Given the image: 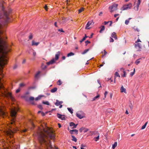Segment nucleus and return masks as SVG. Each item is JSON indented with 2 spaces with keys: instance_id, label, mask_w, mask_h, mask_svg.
I'll use <instances>...</instances> for the list:
<instances>
[{
  "instance_id": "nucleus-42",
  "label": "nucleus",
  "mask_w": 149,
  "mask_h": 149,
  "mask_svg": "<svg viewBox=\"0 0 149 149\" xmlns=\"http://www.w3.org/2000/svg\"><path fill=\"white\" fill-rule=\"evenodd\" d=\"M57 84L58 85H60L62 84V82L60 80H59L57 82Z\"/></svg>"
},
{
  "instance_id": "nucleus-44",
  "label": "nucleus",
  "mask_w": 149,
  "mask_h": 149,
  "mask_svg": "<svg viewBox=\"0 0 149 149\" xmlns=\"http://www.w3.org/2000/svg\"><path fill=\"white\" fill-rule=\"evenodd\" d=\"M42 68L43 70L47 68V66L46 65H42Z\"/></svg>"
},
{
  "instance_id": "nucleus-9",
  "label": "nucleus",
  "mask_w": 149,
  "mask_h": 149,
  "mask_svg": "<svg viewBox=\"0 0 149 149\" xmlns=\"http://www.w3.org/2000/svg\"><path fill=\"white\" fill-rule=\"evenodd\" d=\"M57 116L58 118L62 120H65V116L64 115H61L58 113H57Z\"/></svg>"
},
{
  "instance_id": "nucleus-24",
  "label": "nucleus",
  "mask_w": 149,
  "mask_h": 149,
  "mask_svg": "<svg viewBox=\"0 0 149 149\" xmlns=\"http://www.w3.org/2000/svg\"><path fill=\"white\" fill-rule=\"evenodd\" d=\"M39 42H35L34 40H33L32 41V45H36L37 46L39 44Z\"/></svg>"
},
{
  "instance_id": "nucleus-1",
  "label": "nucleus",
  "mask_w": 149,
  "mask_h": 149,
  "mask_svg": "<svg viewBox=\"0 0 149 149\" xmlns=\"http://www.w3.org/2000/svg\"><path fill=\"white\" fill-rule=\"evenodd\" d=\"M36 134L38 140L42 146H44V147H46L47 149H48V148H52V145L50 141L47 140L46 139H47V135L42 131L37 132Z\"/></svg>"
},
{
  "instance_id": "nucleus-53",
  "label": "nucleus",
  "mask_w": 149,
  "mask_h": 149,
  "mask_svg": "<svg viewBox=\"0 0 149 149\" xmlns=\"http://www.w3.org/2000/svg\"><path fill=\"white\" fill-rule=\"evenodd\" d=\"M114 42V40L112 38L110 37V42Z\"/></svg>"
},
{
  "instance_id": "nucleus-35",
  "label": "nucleus",
  "mask_w": 149,
  "mask_h": 149,
  "mask_svg": "<svg viewBox=\"0 0 149 149\" xmlns=\"http://www.w3.org/2000/svg\"><path fill=\"white\" fill-rule=\"evenodd\" d=\"M42 103L45 104H46L48 105H49V102L48 101H43L42 102Z\"/></svg>"
},
{
  "instance_id": "nucleus-13",
  "label": "nucleus",
  "mask_w": 149,
  "mask_h": 149,
  "mask_svg": "<svg viewBox=\"0 0 149 149\" xmlns=\"http://www.w3.org/2000/svg\"><path fill=\"white\" fill-rule=\"evenodd\" d=\"M120 71L123 72V75H121V77H126V73L125 71V70L123 68H121L120 69Z\"/></svg>"
},
{
  "instance_id": "nucleus-49",
  "label": "nucleus",
  "mask_w": 149,
  "mask_h": 149,
  "mask_svg": "<svg viewBox=\"0 0 149 149\" xmlns=\"http://www.w3.org/2000/svg\"><path fill=\"white\" fill-rule=\"evenodd\" d=\"M135 69H134L133 72H132L130 73V75H131V76H132L135 73Z\"/></svg>"
},
{
  "instance_id": "nucleus-50",
  "label": "nucleus",
  "mask_w": 149,
  "mask_h": 149,
  "mask_svg": "<svg viewBox=\"0 0 149 149\" xmlns=\"http://www.w3.org/2000/svg\"><path fill=\"white\" fill-rule=\"evenodd\" d=\"M85 42L86 46L88 45V44L90 43H91V42H90V41H89L87 40L85 41Z\"/></svg>"
},
{
  "instance_id": "nucleus-31",
  "label": "nucleus",
  "mask_w": 149,
  "mask_h": 149,
  "mask_svg": "<svg viewBox=\"0 0 149 149\" xmlns=\"http://www.w3.org/2000/svg\"><path fill=\"white\" fill-rule=\"evenodd\" d=\"M68 111L71 113L72 114L73 113V110L71 108H67Z\"/></svg>"
},
{
  "instance_id": "nucleus-58",
  "label": "nucleus",
  "mask_w": 149,
  "mask_h": 149,
  "mask_svg": "<svg viewBox=\"0 0 149 149\" xmlns=\"http://www.w3.org/2000/svg\"><path fill=\"white\" fill-rule=\"evenodd\" d=\"M44 8L46 10H47V5H45L44 7Z\"/></svg>"
},
{
  "instance_id": "nucleus-11",
  "label": "nucleus",
  "mask_w": 149,
  "mask_h": 149,
  "mask_svg": "<svg viewBox=\"0 0 149 149\" xmlns=\"http://www.w3.org/2000/svg\"><path fill=\"white\" fill-rule=\"evenodd\" d=\"M70 133L72 134H74V133L76 134H77L78 133V130L76 129L70 130Z\"/></svg>"
},
{
  "instance_id": "nucleus-26",
  "label": "nucleus",
  "mask_w": 149,
  "mask_h": 149,
  "mask_svg": "<svg viewBox=\"0 0 149 149\" xmlns=\"http://www.w3.org/2000/svg\"><path fill=\"white\" fill-rule=\"evenodd\" d=\"M71 137L72 138V140L75 142H76L77 141V139L73 135H71Z\"/></svg>"
},
{
  "instance_id": "nucleus-63",
  "label": "nucleus",
  "mask_w": 149,
  "mask_h": 149,
  "mask_svg": "<svg viewBox=\"0 0 149 149\" xmlns=\"http://www.w3.org/2000/svg\"><path fill=\"white\" fill-rule=\"evenodd\" d=\"M102 12H100L99 15V16H101L102 15Z\"/></svg>"
},
{
  "instance_id": "nucleus-21",
  "label": "nucleus",
  "mask_w": 149,
  "mask_h": 149,
  "mask_svg": "<svg viewBox=\"0 0 149 149\" xmlns=\"http://www.w3.org/2000/svg\"><path fill=\"white\" fill-rule=\"evenodd\" d=\"M120 90L121 92H124L125 93H126L125 88H124L123 86H121Z\"/></svg>"
},
{
  "instance_id": "nucleus-6",
  "label": "nucleus",
  "mask_w": 149,
  "mask_h": 149,
  "mask_svg": "<svg viewBox=\"0 0 149 149\" xmlns=\"http://www.w3.org/2000/svg\"><path fill=\"white\" fill-rule=\"evenodd\" d=\"M118 4L116 3H113L111 6L109 7V9L110 10V11L111 13H112L115 10L117 9Z\"/></svg>"
},
{
  "instance_id": "nucleus-41",
  "label": "nucleus",
  "mask_w": 149,
  "mask_h": 149,
  "mask_svg": "<svg viewBox=\"0 0 149 149\" xmlns=\"http://www.w3.org/2000/svg\"><path fill=\"white\" fill-rule=\"evenodd\" d=\"M29 40H31L33 38V35L32 33H30V35L29 36Z\"/></svg>"
},
{
  "instance_id": "nucleus-17",
  "label": "nucleus",
  "mask_w": 149,
  "mask_h": 149,
  "mask_svg": "<svg viewBox=\"0 0 149 149\" xmlns=\"http://www.w3.org/2000/svg\"><path fill=\"white\" fill-rule=\"evenodd\" d=\"M60 54V52L58 51L57 52V53L55 54V60H57L58 59Z\"/></svg>"
},
{
  "instance_id": "nucleus-5",
  "label": "nucleus",
  "mask_w": 149,
  "mask_h": 149,
  "mask_svg": "<svg viewBox=\"0 0 149 149\" xmlns=\"http://www.w3.org/2000/svg\"><path fill=\"white\" fill-rule=\"evenodd\" d=\"M132 6V3H129L128 4L124 5L121 8V10H124L128 9H130Z\"/></svg>"
},
{
  "instance_id": "nucleus-3",
  "label": "nucleus",
  "mask_w": 149,
  "mask_h": 149,
  "mask_svg": "<svg viewBox=\"0 0 149 149\" xmlns=\"http://www.w3.org/2000/svg\"><path fill=\"white\" fill-rule=\"evenodd\" d=\"M18 111V109H13L11 110V115L13 118V119L11 123V124H13L15 122L16 119L15 118L17 114V111Z\"/></svg>"
},
{
  "instance_id": "nucleus-7",
  "label": "nucleus",
  "mask_w": 149,
  "mask_h": 149,
  "mask_svg": "<svg viewBox=\"0 0 149 149\" xmlns=\"http://www.w3.org/2000/svg\"><path fill=\"white\" fill-rule=\"evenodd\" d=\"M46 132L50 139H54L55 138V135L53 131H50L49 132L47 130L46 131Z\"/></svg>"
},
{
  "instance_id": "nucleus-46",
  "label": "nucleus",
  "mask_w": 149,
  "mask_h": 149,
  "mask_svg": "<svg viewBox=\"0 0 149 149\" xmlns=\"http://www.w3.org/2000/svg\"><path fill=\"white\" fill-rule=\"evenodd\" d=\"M38 108H39L40 109H43L42 106L41 104L38 105Z\"/></svg>"
},
{
  "instance_id": "nucleus-27",
  "label": "nucleus",
  "mask_w": 149,
  "mask_h": 149,
  "mask_svg": "<svg viewBox=\"0 0 149 149\" xmlns=\"http://www.w3.org/2000/svg\"><path fill=\"white\" fill-rule=\"evenodd\" d=\"M57 90V88L56 87L54 88L51 90V92L52 93H54Z\"/></svg>"
},
{
  "instance_id": "nucleus-45",
  "label": "nucleus",
  "mask_w": 149,
  "mask_h": 149,
  "mask_svg": "<svg viewBox=\"0 0 149 149\" xmlns=\"http://www.w3.org/2000/svg\"><path fill=\"white\" fill-rule=\"evenodd\" d=\"M66 18H64L62 19V22L63 24H64L66 22Z\"/></svg>"
},
{
  "instance_id": "nucleus-19",
  "label": "nucleus",
  "mask_w": 149,
  "mask_h": 149,
  "mask_svg": "<svg viewBox=\"0 0 149 149\" xmlns=\"http://www.w3.org/2000/svg\"><path fill=\"white\" fill-rule=\"evenodd\" d=\"M112 38H114L115 39H117V38L116 36V33L115 32H113L112 33L111 35Z\"/></svg>"
},
{
  "instance_id": "nucleus-64",
  "label": "nucleus",
  "mask_w": 149,
  "mask_h": 149,
  "mask_svg": "<svg viewBox=\"0 0 149 149\" xmlns=\"http://www.w3.org/2000/svg\"><path fill=\"white\" fill-rule=\"evenodd\" d=\"M84 146H83V144H81L80 149H84V148H83Z\"/></svg>"
},
{
  "instance_id": "nucleus-51",
  "label": "nucleus",
  "mask_w": 149,
  "mask_h": 149,
  "mask_svg": "<svg viewBox=\"0 0 149 149\" xmlns=\"http://www.w3.org/2000/svg\"><path fill=\"white\" fill-rule=\"evenodd\" d=\"M58 31H60L61 32H64V31L62 29H58Z\"/></svg>"
},
{
  "instance_id": "nucleus-34",
  "label": "nucleus",
  "mask_w": 149,
  "mask_h": 149,
  "mask_svg": "<svg viewBox=\"0 0 149 149\" xmlns=\"http://www.w3.org/2000/svg\"><path fill=\"white\" fill-rule=\"evenodd\" d=\"M100 97V95H98L97 96H96L94 97L92 101H95L96 99L97 98H99Z\"/></svg>"
},
{
  "instance_id": "nucleus-25",
  "label": "nucleus",
  "mask_w": 149,
  "mask_h": 149,
  "mask_svg": "<svg viewBox=\"0 0 149 149\" xmlns=\"http://www.w3.org/2000/svg\"><path fill=\"white\" fill-rule=\"evenodd\" d=\"M40 71H38L35 75V78L36 79L38 78L39 77V74L40 73Z\"/></svg>"
},
{
  "instance_id": "nucleus-36",
  "label": "nucleus",
  "mask_w": 149,
  "mask_h": 149,
  "mask_svg": "<svg viewBox=\"0 0 149 149\" xmlns=\"http://www.w3.org/2000/svg\"><path fill=\"white\" fill-rule=\"evenodd\" d=\"M141 58H139V59H137V60H136V61H135V64L137 65L138 64H139L140 62V61H139V60L141 59Z\"/></svg>"
},
{
  "instance_id": "nucleus-8",
  "label": "nucleus",
  "mask_w": 149,
  "mask_h": 149,
  "mask_svg": "<svg viewBox=\"0 0 149 149\" xmlns=\"http://www.w3.org/2000/svg\"><path fill=\"white\" fill-rule=\"evenodd\" d=\"M92 134H96L98 136L97 137H95L94 138V140L95 141H97L99 139V134L97 131L91 132Z\"/></svg>"
},
{
  "instance_id": "nucleus-37",
  "label": "nucleus",
  "mask_w": 149,
  "mask_h": 149,
  "mask_svg": "<svg viewBox=\"0 0 149 149\" xmlns=\"http://www.w3.org/2000/svg\"><path fill=\"white\" fill-rule=\"evenodd\" d=\"M89 50V49H86L83 52H82L81 54H86Z\"/></svg>"
},
{
  "instance_id": "nucleus-29",
  "label": "nucleus",
  "mask_w": 149,
  "mask_h": 149,
  "mask_svg": "<svg viewBox=\"0 0 149 149\" xmlns=\"http://www.w3.org/2000/svg\"><path fill=\"white\" fill-rule=\"evenodd\" d=\"M117 146V143L116 142H115L114 144L112 145V149H114Z\"/></svg>"
},
{
  "instance_id": "nucleus-60",
  "label": "nucleus",
  "mask_w": 149,
  "mask_h": 149,
  "mask_svg": "<svg viewBox=\"0 0 149 149\" xmlns=\"http://www.w3.org/2000/svg\"><path fill=\"white\" fill-rule=\"evenodd\" d=\"M24 86V84L23 83H21L19 84V86L21 87L23 86Z\"/></svg>"
},
{
  "instance_id": "nucleus-20",
  "label": "nucleus",
  "mask_w": 149,
  "mask_h": 149,
  "mask_svg": "<svg viewBox=\"0 0 149 149\" xmlns=\"http://www.w3.org/2000/svg\"><path fill=\"white\" fill-rule=\"evenodd\" d=\"M5 112L3 111L0 108V116H5Z\"/></svg>"
},
{
  "instance_id": "nucleus-62",
  "label": "nucleus",
  "mask_w": 149,
  "mask_h": 149,
  "mask_svg": "<svg viewBox=\"0 0 149 149\" xmlns=\"http://www.w3.org/2000/svg\"><path fill=\"white\" fill-rule=\"evenodd\" d=\"M33 56H35L36 55V52H35L34 51H33Z\"/></svg>"
},
{
  "instance_id": "nucleus-48",
  "label": "nucleus",
  "mask_w": 149,
  "mask_h": 149,
  "mask_svg": "<svg viewBox=\"0 0 149 149\" xmlns=\"http://www.w3.org/2000/svg\"><path fill=\"white\" fill-rule=\"evenodd\" d=\"M129 23V21L128 20H126L125 22V23L126 25H127Z\"/></svg>"
},
{
  "instance_id": "nucleus-43",
  "label": "nucleus",
  "mask_w": 149,
  "mask_h": 149,
  "mask_svg": "<svg viewBox=\"0 0 149 149\" xmlns=\"http://www.w3.org/2000/svg\"><path fill=\"white\" fill-rule=\"evenodd\" d=\"M84 10V8H81L79 10V13H80Z\"/></svg>"
},
{
  "instance_id": "nucleus-4",
  "label": "nucleus",
  "mask_w": 149,
  "mask_h": 149,
  "mask_svg": "<svg viewBox=\"0 0 149 149\" xmlns=\"http://www.w3.org/2000/svg\"><path fill=\"white\" fill-rule=\"evenodd\" d=\"M5 8L3 6H2V10L3 11L4 13V16L6 19V21H7L9 19V18L8 15L9 14L11 13V11L10 10H8V11H5L4 10Z\"/></svg>"
},
{
  "instance_id": "nucleus-38",
  "label": "nucleus",
  "mask_w": 149,
  "mask_h": 149,
  "mask_svg": "<svg viewBox=\"0 0 149 149\" xmlns=\"http://www.w3.org/2000/svg\"><path fill=\"white\" fill-rule=\"evenodd\" d=\"M141 3V0H138L137 3V9H138V7L139 6V5L140 4V3Z\"/></svg>"
},
{
  "instance_id": "nucleus-30",
  "label": "nucleus",
  "mask_w": 149,
  "mask_h": 149,
  "mask_svg": "<svg viewBox=\"0 0 149 149\" xmlns=\"http://www.w3.org/2000/svg\"><path fill=\"white\" fill-rule=\"evenodd\" d=\"M88 37L86 36V34L85 35V36L84 38L81 39V40H80V42L81 43L82 42L84 41L86 39V38H87Z\"/></svg>"
},
{
  "instance_id": "nucleus-18",
  "label": "nucleus",
  "mask_w": 149,
  "mask_h": 149,
  "mask_svg": "<svg viewBox=\"0 0 149 149\" xmlns=\"http://www.w3.org/2000/svg\"><path fill=\"white\" fill-rule=\"evenodd\" d=\"M8 95L10 99L12 101H14L15 100L13 96L11 93H8Z\"/></svg>"
},
{
  "instance_id": "nucleus-52",
  "label": "nucleus",
  "mask_w": 149,
  "mask_h": 149,
  "mask_svg": "<svg viewBox=\"0 0 149 149\" xmlns=\"http://www.w3.org/2000/svg\"><path fill=\"white\" fill-rule=\"evenodd\" d=\"M107 94H108V92L107 91H105L104 93V97L105 98L106 97V95Z\"/></svg>"
},
{
  "instance_id": "nucleus-32",
  "label": "nucleus",
  "mask_w": 149,
  "mask_h": 149,
  "mask_svg": "<svg viewBox=\"0 0 149 149\" xmlns=\"http://www.w3.org/2000/svg\"><path fill=\"white\" fill-rule=\"evenodd\" d=\"M147 123H148V122H146L145 123V124L143 125L142 126V127L141 128V130L144 129L145 128V127H146V125H147Z\"/></svg>"
},
{
  "instance_id": "nucleus-47",
  "label": "nucleus",
  "mask_w": 149,
  "mask_h": 149,
  "mask_svg": "<svg viewBox=\"0 0 149 149\" xmlns=\"http://www.w3.org/2000/svg\"><path fill=\"white\" fill-rule=\"evenodd\" d=\"M34 100V97H30L29 98V100L30 101H33Z\"/></svg>"
},
{
  "instance_id": "nucleus-40",
  "label": "nucleus",
  "mask_w": 149,
  "mask_h": 149,
  "mask_svg": "<svg viewBox=\"0 0 149 149\" xmlns=\"http://www.w3.org/2000/svg\"><path fill=\"white\" fill-rule=\"evenodd\" d=\"M104 54L102 55V57H103L105 56L107 54V52L105 50H104Z\"/></svg>"
},
{
  "instance_id": "nucleus-14",
  "label": "nucleus",
  "mask_w": 149,
  "mask_h": 149,
  "mask_svg": "<svg viewBox=\"0 0 149 149\" xmlns=\"http://www.w3.org/2000/svg\"><path fill=\"white\" fill-rule=\"evenodd\" d=\"M63 103V101H59L58 100H56V102L54 104L55 105H56V106H59L61 104Z\"/></svg>"
},
{
  "instance_id": "nucleus-59",
  "label": "nucleus",
  "mask_w": 149,
  "mask_h": 149,
  "mask_svg": "<svg viewBox=\"0 0 149 149\" xmlns=\"http://www.w3.org/2000/svg\"><path fill=\"white\" fill-rule=\"evenodd\" d=\"M20 91V90L19 89H17L16 91V93H19Z\"/></svg>"
},
{
  "instance_id": "nucleus-28",
  "label": "nucleus",
  "mask_w": 149,
  "mask_h": 149,
  "mask_svg": "<svg viewBox=\"0 0 149 149\" xmlns=\"http://www.w3.org/2000/svg\"><path fill=\"white\" fill-rule=\"evenodd\" d=\"M101 29L100 31V33H102L103 31L105 29V27L104 26H101Z\"/></svg>"
},
{
  "instance_id": "nucleus-2",
  "label": "nucleus",
  "mask_w": 149,
  "mask_h": 149,
  "mask_svg": "<svg viewBox=\"0 0 149 149\" xmlns=\"http://www.w3.org/2000/svg\"><path fill=\"white\" fill-rule=\"evenodd\" d=\"M5 44L2 38H0V67H2L6 64L8 61L7 57L3 56L1 54V51Z\"/></svg>"
},
{
  "instance_id": "nucleus-23",
  "label": "nucleus",
  "mask_w": 149,
  "mask_h": 149,
  "mask_svg": "<svg viewBox=\"0 0 149 149\" xmlns=\"http://www.w3.org/2000/svg\"><path fill=\"white\" fill-rule=\"evenodd\" d=\"M44 95H39L38 97H36L35 100L36 101H37L38 100H40L42 97H44Z\"/></svg>"
},
{
  "instance_id": "nucleus-39",
  "label": "nucleus",
  "mask_w": 149,
  "mask_h": 149,
  "mask_svg": "<svg viewBox=\"0 0 149 149\" xmlns=\"http://www.w3.org/2000/svg\"><path fill=\"white\" fill-rule=\"evenodd\" d=\"M115 77H120V76L119 74L117 72H116L115 74Z\"/></svg>"
},
{
  "instance_id": "nucleus-61",
  "label": "nucleus",
  "mask_w": 149,
  "mask_h": 149,
  "mask_svg": "<svg viewBox=\"0 0 149 149\" xmlns=\"http://www.w3.org/2000/svg\"><path fill=\"white\" fill-rule=\"evenodd\" d=\"M83 130H84V128H83V127L81 128L80 129L79 131H80V132H81Z\"/></svg>"
},
{
  "instance_id": "nucleus-57",
  "label": "nucleus",
  "mask_w": 149,
  "mask_h": 149,
  "mask_svg": "<svg viewBox=\"0 0 149 149\" xmlns=\"http://www.w3.org/2000/svg\"><path fill=\"white\" fill-rule=\"evenodd\" d=\"M109 22V21H107V22L104 21V25H106Z\"/></svg>"
},
{
  "instance_id": "nucleus-55",
  "label": "nucleus",
  "mask_w": 149,
  "mask_h": 149,
  "mask_svg": "<svg viewBox=\"0 0 149 149\" xmlns=\"http://www.w3.org/2000/svg\"><path fill=\"white\" fill-rule=\"evenodd\" d=\"M129 107L130 108L131 110H132L133 108V106L132 104H130L129 105Z\"/></svg>"
},
{
  "instance_id": "nucleus-12",
  "label": "nucleus",
  "mask_w": 149,
  "mask_h": 149,
  "mask_svg": "<svg viewBox=\"0 0 149 149\" xmlns=\"http://www.w3.org/2000/svg\"><path fill=\"white\" fill-rule=\"evenodd\" d=\"M55 61L56 60H55L54 58H53L49 62H47V64L48 65H49L50 64H52L55 63Z\"/></svg>"
},
{
  "instance_id": "nucleus-33",
  "label": "nucleus",
  "mask_w": 149,
  "mask_h": 149,
  "mask_svg": "<svg viewBox=\"0 0 149 149\" xmlns=\"http://www.w3.org/2000/svg\"><path fill=\"white\" fill-rule=\"evenodd\" d=\"M74 55V54L72 52H70L68 54L67 56L68 57H69L70 56H73Z\"/></svg>"
},
{
  "instance_id": "nucleus-54",
  "label": "nucleus",
  "mask_w": 149,
  "mask_h": 149,
  "mask_svg": "<svg viewBox=\"0 0 149 149\" xmlns=\"http://www.w3.org/2000/svg\"><path fill=\"white\" fill-rule=\"evenodd\" d=\"M139 42H141V41L140 40V39H138L137 41H136L135 42V43H138Z\"/></svg>"
},
{
  "instance_id": "nucleus-22",
  "label": "nucleus",
  "mask_w": 149,
  "mask_h": 149,
  "mask_svg": "<svg viewBox=\"0 0 149 149\" xmlns=\"http://www.w3.org/2000/svg\"><path fill=\"white\" fill-rule=\"evenodd\" d=\"M76 115V116L79 119H82L84 118V116L79 113H77Z\"/></svg>"
},
{
  "instance_id": "nucleus-10",
  "label": "nucleus",
  "mask_w": 149,
  "mask_h": 149,
  "mask_svg": "<svg viewBox=\"0 0 149 149\" xmlns=\"http://www.w3.org/2000/svg\"><path fill=\"white\" fill-rule=\"evenodd\" d=\"M93 23V21H88L85 27V29H90V27H89V26L91 25L92 23Z\"/></svg>"
},
{
  "instance_id": "nucleus-16",
  "label": "nucleus",
  "mask_w": 149,
  "mask_h": 149,
  "mask_svg": "<svg viewBox=\"0 0 149 149\" xmlns=\"http://www.w3.org/2000/svg\"><path fill=\"white\" fill-rule=\"evenodd\" d=\"M135 47L136 48H138L139 49L141 48V44L139 43H137L134 45Z\"/></svg>"
},
{
  "instance_id": "nucleus-15",
  "label": "nucleus",
  "mask_w": 149,
  "mask_h": 149,
  "mask_svg": "<svg viewBox=\"0 0 149 149\" xmlns=\"http://www.w3.org/2000/svg\"><path fill=\"white\" fill-rule=\"evenodd\" d=\"M77 125V124H75L73 122H70V127H72V128H73V129L75 128H76Z\"/></svg>"
},
{
  "instance_id": "nucleus-56",
  "label": "nucleus",
  "mask_w": 149,
  "mask_h": 149,
  "mask_svg": "<svg viewBox=\"0 0 149 149\" xmlns=\"http://www.w3.org/2000/svg\"><path fill=\"white\" fill-rule=\"evenodd\" d=\"M84 132H86L88 130V129L87 128H84Z\"/></svg>"
}]
</instances>
